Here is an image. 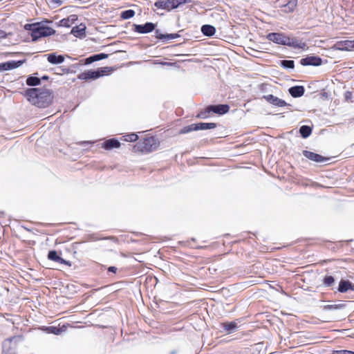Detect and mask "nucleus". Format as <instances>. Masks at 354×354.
Returning a JSON list of instances; mask_svg holds the SVG:
<instances>
[{
  "instance_id": "30",
  "label": "nucleus",
  "mask_w": 354,
  "mask_h": 354,
  "mask_svg": "<svg viewBox=\"0 0 354 354\" xmlns=\"http://www.w3.org/2000/svg\"><path fill=\"white\" fill-rule=\"evenodd\" d=\"M135 15V11L133 10H127L122 11L120 14V18L122 19H131Z\"/></svg>"
},
{
  "instance_id": "3",
  "label": "nucleus",
  "mask_w": 354,
  "mask_h": 354,
  "mask_svg": "<svg viewBox=\"0 0 354 354\" xmlns=\"http://www.w3.org/2000/svg\"><path fill=\"white\" fill-rule=\"evenodd\" d=\"M115 68L112 66H104L97 68L96 71H86L77 75L79 80L88 81L90 80H96L103 76L111 75Z\"/></svg>"
},
{
  "instance_id": "23",
  "label": "nucleus",
  "mask_w": 354,
  "mask_h": 354,
  "mask_svg": "<svg viewBox=\"0 0 354 354\" xmlns=\"http://www.w3.org/2000/svg\"><path fill=\"white\" fill-rule=\"evenodd\" d=\"M212 115V114L209 106H207L205 109L200 110L196 117L200 119H207Z\"/></svg>"
},
{
  "instance_id": "16",
  "label": "nucleus",
  "mask_w": 354,
  "mask_h": 354,
  "mask_svg": "<svg viewBox=\"0 0 354 354\" xmlns=\"http://www.w3.org/2000/svg\"><path fill=\"white\" fill-rule=\"evenodd\" d=\"M337 49L341 50H351L354 49V41L344 40L336 43Z\"/></svg>"
},
{
  "instance_id": "39",
  "label": "nucleus",
  "mask_w": 354,
  "mask_h": 354,
  "mask_svg": "<svg viewBox=\"0 0 354 354\" xmlns=\"http://www.w3.org/2000/svg\"><path fill=\"white\" fill-rule=\"evenodd\" d=\"M292 6V11H293L295 10V8H296L297 6V2L296 1H289L286 5V6Z\"/></svg>"
},
{
  "instance_id": "38",
  "label": "nucleus",
  "mask_w": 354,
  "mask_h": 354,
  "mask_svg": "<svg viewBox=\"0 0 354 354\" xmlns=\"http://www.w3.org/2000/svg\"><path fill=\"white\" fill-rule=\"evenodd\" d=\"M63 0H50V3L55 7L61 6Z\"/></svg>"
},
{
  "instance_id": "8",
  "label": "nucleus",
  "mask_w": 354,
  "mask_h": 354,
  "mask_svg": "<svg viewBox=\"0 0 354 354\" xmlns=\"http://www.w3.org/2000/svg\"><path fill=\"white\" fill-rule=\"evenodd\" d=\"M283 45L293 48H302L304 47L305 43H303L301 41H299L295 37H290L284 35Z\"/></svg>"
},
{
  "instance_id": "32",
  "label": "nucleus",
  "mask_w": 354,
  "mask_h": 354,
  "mask_svg": "<svg viewBox=\"0 0 354 354\" xmlns=\"http://www.w3.org/2000/svg\"><path fill=\"white\" fill-rule=\"evenodd\" d=\"M48 259L58 262L60 260V257L58 256L57 252L55 250H50L48 254Z\"/></svg>"
},
{
  "instance_id": "5",
  "label": "nucleus",
  "mask_w": 354,
  "mask_h": 354,
  "mask_svg": "<svg viewBox=\"0 0 354 354\" xmlns=\"http://www.w3.org/2000/svg\"><path fill=\"white\" fill-rule=\"evenodd\" d=\"M192 2V0H158L154 3V6L158 9L170 11L177 8L180 5Z\"/></svg>"
},
{
  "instance_id": "34",
  "label": "nucleus",
  "mask_w": 354,
  "mask_h": 354,
  "mask_svg": "<svg viewBox=\"0 0 354 354\" xmlns=\"http://www.w3.org/2000/svg\"><path fill=\"white\" fill-rule=\"evenodd\" d=\"M281 65L284 68H293L295 67V62L292 60H282Z\"/></svg>"
},
{
  "instance_id": "17",
  "label": "nucleus",
  "mask_w": 354,
  "mask_h": 354,
  "mask_svg": "<svg viewBox=\"0 0 354 354\" xmlns=\"http://www.w3.org/2000/svg\"><path fill=\"white\" fill-rule=\"evenodd\" d=\"M77 20V16L76 15H71L67 18H64L61 19L59 23V26H63L69 28Z\"/></svg>"
},
{
  "instance_id": "9",
  "label": "nucleus",
  "mask_w": 354,
  "mask_h": 354,
  "mask_svg": "<svg viewBox=\"0 0 354 354\" xmlns=\"http://www.w3.org/2000/svg\"><path fill=\"white\" fill-rule=\"evenodd\" d=\"M26 59L19 61H10L4 63H0V71H8L17 68L25 63Z\"/></svg>"
},
{
  "instance_id": "28",
  "label": "nucleus",
  "mask_w": 354,
  "mask_h": 354,
  "mask_svg": "<svg viewBox=\"0 0 354 354\" xmlns=\"http://www.w3.org/2000/svg\"><path fill=\"white\" fill-rule=\"evenodd\" d=\"M26 82L28 86H37L41 84V80L37 77L30 76L26 79Z\"/></svg>"
},
{
  "instance_id": "6",
  "label": "nucleus",
  "mask_w": 354,
  "mask_h": 354,
  "mask_svg": "<svg viewBox=\"0 0 354 354\" xmlns=\"http://www.w3.org/2000/svg\"><path fill=\"white\" fill-rule=\"evenodd\" d=\"M21 342V337L19 336H15L6 339L2 345L3 354H17Z\"/></svg>"
},
{
  "instance_id": "4",
  "label": "nucleus",
  "mask_w": 354,
  "mask_h": 354,
  "mask_svg": "<svg viewBox=\"0 0 354 354\" xmlns=\"http://www.w3.org/2000/svg\"><path fill=\"white\" fill-rule=\"evenodd\" d=\"M158 145L154 137H147L140 140L133 145L132 150L134 153H149L156 149Z\"/></svg>"
},
{
  "instance_id": "24",
  "label": "nucleus",
  "mask_w": 354,
  "mask_h": 354,
  "mask_svg": "<svg viewBox=\"0 0 354 354\" xmlns=\"http://www.w3.org/2000/svg\"><path fill=\"white\" fill-rule=\"evenodd\" d=\"M107 57H108V55L105 54V53L96 54V55H92V56L86 58V64H91V63H93L94 62H96V61H98V60H101V59H106Z\"/></svg>"
},
{
  "instance_id": "29",
  "label": "nucleus",
  "mask_w": 354,
  "mask_h": 354,
  "mask_svg": "<svg viewBox=\"0 0 354 354\" xmlns=\"http://www.w3.org/2000/svg\"><path fill=\"white\" fill-rule=\"evenodd\" d=\"M196 124H192L190 125L184 127L183 128H182L180 130L179 133L180 134H185V133H189L191 131H197V128H196Z\"/></svg>"
},
{
  "instance_id": "18",
  "label": "nucleus",
  "mask_w": 354,
  "mask_h": 354,
  "mask_svg": "<svg viewBox=\"0 0 354 354\" xmlns=\"http://www.w3.org/2000/svg\"><path fill=\"white\" fill-rule=\"evenodd\" d=\"M348 290H354V284L348 280H341L339 283L338 290L340 292H346Z\"/></svg>"
},
{
  "instance_id": "14",
  "label": "nucleus",
  "mask_w": 354,
  "mask_h": 354,
  "mask_svg": "<svg viewBox=\"0 0 354 354\" xmlns=\"http://www.w3.org/2000/svg\"><path fill=\"white\" fill-rule=\"evenodd\" d=\"M212 114L219 115L227 113L230 111V106L227 104L209 105Z\"/></svg>"
},
{
  "instance_id": "22",
  "label": "nucleus",
  "mask_w": 354,
  "mask_h": 354,
  "mask_svg": "<svg viewBox=\"0 0 354 354\" xmlns=\"http://www.w3.org/2000/svg\"><path fill=\"white\" fill-rule=\"evenodd\" d=\"M221 328L227 333H232L237 327V324L235 322H223L221 324Z\"/></svg>"
},
{
  "instance_id": "37",
  "label": "nucleus",
  "mask_w": 354,
  "mask_h": 354,
  "mask_svg": "<svg viewBox=\"0 0 354 354\" xmlns=\"http://www.w3.org/2000/svg\"><path fill=\"white\" fill-rule=\"evenodd\" d=\"M178 37V34H167L165 35H162L163 38L167 39H176Z\"/></svg>"
},
{
  "instance_id": "19",
  "label": "nucleus",
  "mask_w": 354,
  "mask_h": 354,
  "mask_svg": "<svg viewBox=\"0 0 354 354\" xmlns=\"http://www.w3.org/2000/svg\"><path fill=\"white\" fill-rule=\"evenodd\" d=\"M303 86H295L289 88V93L293 97H299L304 94Z\"/></svg>"
},
{
  "instance_id": "35",
  "label": "nucleus",
  "mask_w": 354,
  "mask_h": 354,
  "mask_svg": "<svg viewBox=\"0 0 354 354\" xmlns=\"http://www.w3.org/2000/svg\"><path fill=\"white\" fill-rule=\"evenodd\" d=\"M48 331L55 335H58L61 330L55 326H50L47 328Z\"/></svg>"
},
{
  "instance_id": "42",
  "label": "nucleus",
  "mask_w": 354,
  "mask_h": 354,
  "mask_svg": "<svg viewBox=\"0 0 354 354\" xmlns=\"http://www.w3.org/2000/svg\"><path fill=\"white\" fill-rule=\"evenodd\" d=\"M6 33L3 30H0V39L6 37Z\"/></svg>"
},
{
  "instance_id": "13",
  "label": "nucleus",
  "mask_w": 354,
  "mask_h": 354,
  "mask_svg": "<svg viewBox=\"0 0 354 354\" xmlns=\"http://www.w3.org/2000/svg\"><path fill=\"white\" fill-rule=\"evenodd\" d=\"M120 142L116 138L106 140L101 144V147L105 150L110 151L120 147Z\"/></svg>"
},
{
  "instance_id": "10",
  "label": "nucleus",
  "mask_w": 354,
  "mask_h": 354,
  "mask_svg": "<svg viewBox=\"0 0 354 354\" xmlns=\"http://www.w3.org/2000/svg\"><path fill=\"white\" fill-rule=\"evenodd\" d=\"M155 28V25L153 23L147 22L144 25H134V30L136 32L144 34L152 32Z\"/></svg>"
},
{
  "instance_id": "20",
  "label": "nucleus",
  "mask_w": 354,
  "mask_h": 354,
  "mask_svg": "<svg viewBox=\"0 0 354 354\" xmlns=\"http://www.w3.org/2000/svg\"><path fill=\"white\" fill-rule=\"evenodd\" d=\"M85 30L86 26L83 24H80V26H74L71 30V33L77 37H82L85 36Z\"/></svg>"
},
{
  "instance_id": "11",
  "label": "nucleus",
  "mask_w": 354,
  "mask_h": 354,
  "mask_svg": "<svg viewBox=\"0 0 354 354\" xmlns=\"http://www.w3.org/2000/svg\"><path fill=\"white\" fill-rule=\"evenodd\" d=\"M263 98L267 102L275 106L283 107L288 105V104L283 100H281L272 94L264 95Z\"/></svg>"
},
{
  "instance_id": "7",
  "label": "nucleus",
  "mask_w": 354,
  "mask_h": 354,
  "mask_svg": "<svg viewBox=\"0 0 354 354\" xmlns=\"http://www.w3.org/2000/svg\"><path fill=\"white\" fill-rule=\"evenodd\" d=\"M303 155L308 159L315 162H323L329 160L328 158L324 157L320 154L312 152L308 150L303 151Z\"/></svg>"
},
{
  "instance_id": "33",
  "label": "nucleus",
  "mask_w": 354,
  "mask_h": 354,
  "mask_svg": "<svg viewBox=\"0 0 354 354\" xmlns=\"http://www.w3.org/2000/svg\"><path fill=\"white\" fill-rule=\"evenodd\" d=\"M335 283V279L333 276L327 275L324 279V284L326 286H331Z\"/></svg>"
},
{
  "instance_id": "31",
  "label": "nucleus",
  "mask_w": 354,
  "mask_h": 354,
  "mask_svg": "<svg viewBox=\"0 0 354 354\" xmlns=\"http://www.w3.org/2000/svg\"><path fill=\"white\" fill-rule=\"evenodd\" d=\"M122 139L126 142H134L138 139V136L134 133H129L123 136Z\"/></svg>"
},
{
  "instance_id": "40",
  "label": "nucleus",
  "mask_w": 354,
  "mask_h": 354,
  "mask_svg": "<svg viewBox=\"0 0 354 354\" xmlns=\"http://www.w3.org/2000/svg\"><path fill=\"white\" fill-rule=\"evenodd\" d=\"M58 263H62V264H65V265H67V266H71V263L68 261L64 260L62 257H60V260H59Z\"/></svg>"
},
{
  "instance_id": "26",
  "label": "nucleus",
  "mask_w": 354,
  "mask_h": 354,
  "mask_svg": "<svg viewBox=\"0 0 354 354\" xmlns=\"http://www.w3.org/2000/svg\"><path fill=\"white\" fill-rule=\"evenodd\" d=\"M201 31L205 36H212L216 32V29L213 26L211 25H203L201 27Z\"/></svg>"
},
{
  "instance_id": "25",
  "label": "nucleus",
  "mask_w": 354,
  "mask_h": 354,
  "mask_svg": "<svg viewBox=\"0 0 354 354\" xmlns=\"http://www.w3.org/2000/svg\"><path fill=\"white\" fill-rule=\"evenodd\" d=\"M216 127H217V124H216V123H214V122H209V123L199 122V123H196V128H197V131H198V130L212 129L216 128Z\"/></svg>"
},
{
  "instance_id": "27",
  "label": "nucleus",
  "mask_w": 354,
  "mask_h": 354,
  "mask_svg": "<svg viewBox=\"0 0 354 354\" xmlns=\"http://www.w3.org/2000/svg\"><path fill=\"white\" fill-rule=\"evenodd\" d=\"M299 133L304 138H308L312 133V129L307 125H303L299 129Z\"/></svg>"
},
{
  "instance_id": "21",
  "label": "nucleus",
  "mask_w": 354,
  "mask_h": 354,
  "mask_svg": "<svg viewBox=\"0 0 354 354\" xmlns=\"http://www.w3.org/2000/svg\"><path fill=\"white\" fill-rule=\"evenodd\" d=\"M48 61L53 64H57L62 63L64 61V57L63 55H57L55 53H50L48 55Z\"/></svg>"
},
{
  "instance_id": "12",
  "label": "nucleus",
  "mask_w": 354,
  "mask_h": 354,
  "mask_svg": "<svg viewBox=\"0 0 354 354\" xmlns=\"http://www.w3.org/2000/svg\"><path fill=\"white\" fill-rule=\"evenodd\" d=\"M322 59L317 56H308L301 59L300 63L303 66H319L322 64Z\"/></svg>"
},
{
  "instance_id": "1",
  "label": "nucleus",
  "mask_w": 354,
  "mask_h": 354,
  "mask_svg": "<svg viewBox=\"0 0 354 354\" xmlns=\"http://www.w3.org/2000/svg\"><path fill=\"white\" fill-rule=\"evenodd\" d=\"M24 95L30 103L39 108L49 106L54 98L53 91L44 87L27 88Z\"/></svg>"
},
{
  "instance_id": "41",
  "label": "nucleus",
  "mask_w": 354,
  "mask_h": 354,
  "mask_svg": "<svg viewBox=\"0 0 354 354\" xmlns=\"http://www.w3.org/2000/svg\"><path fill=\"white\" fill-rule=\"evenodd\" d=\"M117 270H118L117 268L115 266H110L108 268V271L113 272V273H116Z\"/></svg>"
},
{
  "instance_id": "15",
  "label": "nucleus",
  "mask_w": 354,
  "mask_h": 354,
  "mask_svg": "<svg viewBox=\"0 0 354 354\" xmlns=\"http://www.w3.org/2000/svg\"><path fill=\"white\" fill-rule=\"evenodd\" d=\"M284 35L282 32H271L267 35L266 38L277 44L283 45Z\"/></svg>"
},
{
  "instance_id": "43",
  "label": "nucleus",
  "mask_w": 354,
  "mask_h": 354,
  "mask_svg": "<svg viewBox=\"0 0 354 354\" xmlns=\"http://www.w3.org/2000/svg\"><path fill=\"white\" fill-rule=\"evenodd\" d=\"M48 78V76H44V77H42V79H44V80H47Z\"/></svg>"
},
{
  "instance_id": "36",
  "label": "nucleus",
  "mask_w": 354,
  "mask_h": 354,
  "mask_svg": "<svg viewBox=\"0 0 354 354\" xmlns=\"http://www.w3.org/2000/svg\"><path fill=\"white\" fill-rule=\"evenodd\" d=\"M332 354H354V351L348 350L334 351Z\"/></svg>"
},
{
  "instance_id": "2",
  "label": "nucleus",
  "mask_w": 354,
  "mask_h": 354,
  "mask_svg": "<svg viewBox=\"0 0 354 354\" xmlns=\"http://www.w3.org/2000/svg\"><path fill=\"white\" fill-rule=\"evenodd\" d=\"M26 30L30 31L32 41H37L39 38L50 36L55 34V30L49 26H45L40 22L26 24L24 26Z\"/></svg>"
}]
</instances>
